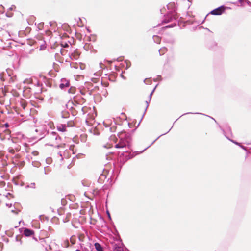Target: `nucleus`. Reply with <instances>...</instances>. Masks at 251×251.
<instances>
[{"label":"nucleus","instance_id":"14","mask_svg":"<svg viewBox=\"0 0 251 251\" xmlns=\"http://www.w3.org/2000/svg\"><path fill=\"white\" fill-rule=\"evenodd\" d=\"M95 247L97 251H103L102 246L99 243H96L95 244Z\"/></svg>","mask_w":251,"mask_h":251},{"label":"nucleus","instance_id":"7","mask_svg":"<svg viewBox=\"0 0 251 251\" xmlns=\"http://www.w3.org/2000/svg\"><path fill=\"white\" fill-rule=\"evenodd\" d=\"M23 234L26 237H29L34 234V231L32 229L25 228L24 229Z\"/></svg>","mask_w":251,"mask_h":251},{"label":"nucleus","instance_id":"10","mask_svg":"<svg viewBox=\"0 0 251 251\" xmlns=\"http://www.w3.org/2000/svg\"><path fill=\"white\" fill-rule=\"evenodd\" d=\"M72 125H69L68 123L67 126L66 124H60L57 126V129L61 132H64L66 131V128L67 126H72Z\"/></svg>","mask_w":251,"mask_h":251},{"label":"nucleus","instance_id":"4","mask_svg":"<svg viewBox=\"0 0 251 251\" xmlns=\"http://www.w3.org/2000/svg\"><path fill=\"white\" fill-rule=\"evenodd\" d=\"M47 131L44 126L39 127L34 131L33 138L34 140H40L46 137Z\"/></svg>","mask_w":251,"mask_h":251},{"label":"nucleus","instance_id":"2","mask_svg":"<svg viewBox=\"0 0 251 251\" xmlns=\"http://www.w3.org/2000/svg\"><path fill=\"white\" fill-rule=\"evenodd\" d=\"M45 139L47 142L46 145L57 148L60 147V143L61 139L56 132L47 131Z\"/></svg>","mask_w":251,"mask_h":251},{"label":"nucleus","instance_id":"31","mask_svg":"<svg viewBox=\"0 0 251 251\" xmlns=\"http://www.w3.org/2000/svg\"><path fill=\"white\" fill-rule=\"evenodd\" d=\"M161 77L159 75H158V77H157V79H158V81L159 80L160 78Z\"/></svg>","mask_w":251,"mask_h":251},{"label":"nucleus","instance_id":"24","mask_svg":"<svg viewBox=\"0 0 251 251\" xmlns=\"http://www.w3.org/2000/svg\"><path fill=\"white\" fill-rule=\"evenodd\" d=\"M149 147H150V146H148V147H147V148H146L144 150H143V151H139V152H138V153H137V154H139V153H140L143 152L144 151H145V150H146L147 149H148Z\"/></svg>","mask_w":251,"mask_h":251},{"label":"nucleus","instance_id":"17","mask_svg":"<svg viewBox=\"0 0 251 251\" xmlns=\"http://www.w3.org/2000/svg\"><path fill=\"white\" fill-rule=\"evenodd\" d=\"M26 188H32L35 189L36 188V184L34 182L31 183L30 184L27 185L26 186Z\"/></svg>","mask_w":251,"mask_h":251},{"label":"nucleus","instance_id":"18","mask_svg":"<svg viewBox=\"0 0 251 251\" xmlns=\"http://www.w3.org/2000/svg\"><path fill=\"white\" fill-rule=\"evenodd\" d=\"M51 171L50 168L48 167H44V173L46 175L49 174V173Z\"/></svg>","mask_w":251,"mask_h":251},{"label":"nucleus","instance_id":"23","mask_svg":"<svg viewBox=\"0 0 251 251\" xmlns=\"http://www.w3.org/2000/svg\"><path fill=\"white\" fill-rule=\"evenodd\" d=\"M150 81V80L149 79H145L144 80V82L146 84H148V83H149V82Z\"/></svg>","mask_w":251,"mask_h":251},{"label":"nucleus","instance_id":"9","mask_svg":"<svg viewBox=\"0 0 251 251\" xmlns=\"http://www.w3.org/2000/svg\"><path fill=\"white\" fill-rule=\"evenodd\" d=\"M69 82L66 79H62L61 83L59 85V87L61 89H63L66 87H68L69 86Z\"/></svg>","mask_w":251,"mask_h":251},{"label":"nucleus","instance_id":"6","mask_svg":"<svg viewBox=\"0 0 251 251\" xmlns=\"http://www.w3.org/2000/svg\"><path fill=\"white\" fill-rule=\"evenodd\" d=\"M12 70L9 69H7L5 72H3L0 74V79L2 81H4L6 79L7 76L10 77V79H12L11 76Z\"/></svg>","mask_w":251,"mask_h":251},{"label":"nucleus","instance_id":"28","mask_svg":"<svg viewBox=\"0 0 251 251\" xmlns=\"http://www.w3.org/2000/svg\"><path fill=\"white\" fill-rule=\"evenodd\" d=\"M50 26H51L52 25V23L51 22H49Z\"/></svg>","mask_w":251,"mask_h":251},{"label":"nucleus","instance_id":"5","mask_svg":"<svg viewBox=\"0 0 251 251\" xmlns=\"http://www.w3.org/2000/svg\"><path fill=\"white\" fill-rule=\"evenodd\" d=\"M109 248L112 251H125V250L123 243L119 240L111 242L109 245Z\"/></svg>","mask_w":251,"mask_h":251},{"label":"nucleus","instance_id":"12","mask_svg":"<svg viewBox=\"0 0 251 251\" xmlns=\"http://www.w3.org/2000/svg\"><path fill=\"white\" fill-rule=\"evenodd\" d=\"M157 88V84L155 86V87H154L153 90L150 93V95H149V101L148 100H146V104H147V106H146V109L147 108V107H148L149 106V101H150L151 99V96L153 94V93L154 92V91H155V89Z\"/></svg>","mask_w":251,"mask_h":251},{"label":"nucleus","instance_id":"30","mask_svg":"<svg viewBox=\"0 0 251 251\" xmlns=\"http://www.w3.org/2000/svg\"><path fill=\"white\" fill-rule=\"evenodd\" d=\"M121 76L122 78H123L124 79H125V77L124 76V75L122 74H121Z\"/></svg>","mask_w":251,"mask_h":251},{"label":"nucleus","instance_id":"25","mask_svg":"<svg viewBox=\"0 0 251 251\" xmlns=\"http://www.w3.org/2000/svg\"><path fill=\"white\" fill-rule=\"evenodd\" d=\"M58 155H59V156H60V157H61V160H63V158H62V154H61V152H58Z\"/></svg>","mask_w":251,"mask_h":251},{"label":"nucleus","instance_id":"11","mask_svg":"<svg viewBox=\"0 0 251 251\" xmlns=\"http://www.w3.org/2000/svg\"><path fill=\"white\" fill-rule=\"evenodd\" d=\"M85 50L87 51L91 50L93 48V46L90 43H85L83 47Z\"/></svg>","mask_w":251,"mask_h":251},{"label":"nucleus","instance_id":"13","mask_svg":"<svg viewBox=\"0 0 251 251\" xmlns=\"http://www.w3.org/2000/svg\"><path fill=\"white\" fill-rule=\"evenodd\" d=\"M70 116V114L67 111H63L61 112V117L62 118H68Z\"/></svg>","mask_w":251,"mask_h":251},{"label":"nucleus","instance_id":"29","mask_svg":"<svg viewBox=\"0 0 251 251\" xmlns=\"http://www.w3.org/2000/svg\"><path fill=\"white\" fill-rule=\"evenodd\" d=\"M155 36H156L155 35H153V39L154 40V42H155V40L154 39V38H155Z\"/></svg>","mask_w":251,"mask_h":251},{"label":"nucleus","instance_id":"16","mask_svg":"<svg viewBox=\"0 0 251 251\" xmlns=\"http://www.w3.org/2000/svg\"><path fill=\"white\" fill-rule=\"evenodd\" d=\"M15 241L16 242H19V244L21 245L22 243V241L21 240V237L20 235H17L15 237Z\"/></svg>","mask_w":251,"mask_h":251},{"label":"nucleus","instance_id":"15","mask_svg":"<svg viewBox=\"0 0 251 251\" xmlns=\"http://www.w3.org/2000/svg\"><path fill=\"white\" fill-rule=\"evenodd\" d=\"M77 91H78V89H76V88L73 87H70L68 90V92L71 94H75Z\"/></svg>","mask_w":251,"mask_h":251},{"label":"nucleus","instance_id":"32","mask_svg":"<svg viewBox=\"0 0 251 251\" xmlns=\"http://www.w3.org/2000/svg\"><path fill=\"white\" fill-rule=\"evenodd\" d=\"M5 126H6V127H8V124H7V123H6V124H5Z\"/></svg>","mask_w":251,"mask_h":251},{"label":"nucleus","instance_id":"22","mask_svg":"<svg viewBox=\"0 0 251 251\" xmlns=\"http://www.w3.org/2000/svg\"><path fill=\"white\" fill-rule=\"evenodd\" d=\"M78 92H80V93H81V94L82 95H85V93L83 91H82V90H79V89H78Z\"/></svg>","mask_w":251,"mask_h":251},{"label":"nucleus","instance_id":"37","mask_svg":"<svg viewBox=\"0 0 251 251\" xmlns=\"http://www.w3.org/2000/svg\"><path fill=\"white\" fill-rule=\"evenodd\" d=\"M10 9L12 10L13 9V8L11 7L10 8Z\"/></svg>","mask_w":251,"mask_h":251},{"label":"nucleus","instance_id":"21","mask_svg":"<svg viewBox=\"0 0 251 251\" xmlns=\"http://www.w3.org/2000/svg\"><path fill=\"white\" fill-rule=\"evenodd\" d=\"M100 67L101 68V69H103L104 68V65L102 63H100Z\"/></svg>","mask_w":251,"mask_h":251},{"label":"nucleus","instance_id":"27","mask_svg":"<svg viewBox=\"0 0 251 251\" xmlns=\"http://www.w3.org/2000/svg\"><path fill=\"white\" fill-rule=\"evenodd\" d=\"M107 214H108V217L110 218V213H109L108 211H107Z\"/></svg>","mask_w":251,"mask_h":251},{"label":"nucleus","instance_id":"3","mask_svg":"<svg viewBox=\"0 0 251 251\" xmlns=\"http://www.w3.org/2000/svg\"><path fill=\"white\" fill-rule=\"evenodd\" d=\"M167 8L170 11L166 16L164 20L165 23H168L172 21L173 19H176L178 18V15L176 11V6L174 2H170L167 5Z\"/></svg>","mask_w":251,"mask_h":251},{"label":"nucleus","instance_id":"33","mask_svg":"<svg viewBox=\"0 0 251 251\" xmlns=\"http://www.w3.org/2000/svg\"><path fill=\"white\" fill-rule=\"evenodd\" d=\"M75 251H81L80 250H79V249H77Z\"/></svg>","mask_w":251,"mask_h":251},{"label":"nucleus","instance_id":"26","mask_svg":"<svg viewBox=\"0 0 251 251\" xmlns=\"http://www.w3.org/2000/svg\"><path fill=\"white\" fill-rule=\"evenodd\" d=\"M6 205L7 206L9 207H10L12 206V204H6Z\"/></svg>","mask_w":251,"mask_h":251},{"label":"nucleus","instance_id":"20","mask_svg":"<svg viewBox=\"0 0 251 251\" xmlns=\"http://www.w3.org/2000/svg\"><path fill=\"white\" fill-rule=\"evenodd\" d=\"M19 211H20V210H18L17 211H16L15 210H11V212L15 213L16 214H18Z\"/></svg>","mask_w":251,"mask_h":251},{"label":"nucleus","instance_id":"36","mask_svg":"<svg viewBox=\"0 0 251 251\" xmlns=\"http://www.w3.org/2000/svg\"><path fill=\"white\" fill-rule=\"evenodd\" d=\"M129 66H128V64H127V67H126V68H127L129 67Z\"/></svg>","mask_w":251,"mask_h":251},{"label":"nucleus","instance_id":"8","mask_svg":"<svg viewBox=\"0 0 251 251\" xmlns=\"http://www.w3.org/2000/svg\"><path fill=\"white\" fill-rule=\"evenodd\" d=\"M224 10V9L222 7H221L212 10L210 13L212 15H221L223 12Z\"/></svg>","mask_w":251,"mask_h":251},{"label":"nucleus","instance_id":"19","mask_svg":"<svg viewBox=\"0 0 251 251\" xmlns=\"http://www.w3.org/2000/svg\"><path fill=\"white\" fill-rule=\"evenodd\" d=\"M21 106L22 107V108L23 109H25V107H26V104H25L24 103H21Z\"/></svg>","mask_w":251,"mask_h":251},{"label":"nucleus","instance_id":"34","mask_svg":"<svg viewBox=\"0 0 251 251\" xmlns=\"http://www.w3.org/2000/svg\"><path fill=\"white\" fill-rule=\"evenodd\" d=\"M156 140H157V139H155V140H154V141L153 142V143H154V142H155Z\"/></svg>","mask_w":251,"mask_h":251},{"label":"nucleus","instance_id":"1","mask_svg":"<svg viewBox=\"0 0 251 251\" xmlns=\"http://www.w3.org/2000/svg\"><path fill=\"white\" fill-rule=\"evenodd\" d=\"M118 137L119 141L115 146L116 148H124L127 147L129 149L130 148L131 138L129 133L122 131L118 133Z\"/></svg>","mask_w":251,"mask_h":251},{"label":"nucleus","instance_id":"35","mask_svg":"<svg viewBox=\"0 0 251 251\" xmlns=\"http://www.w3.org/2000/svg\"><path fill=\"white\" fill-rule=\"evenodd\" d=\"M41 242H43L44 241V239H41Z\"/></svg>","mask_w":251,"mask_h":251}]
</instances>
